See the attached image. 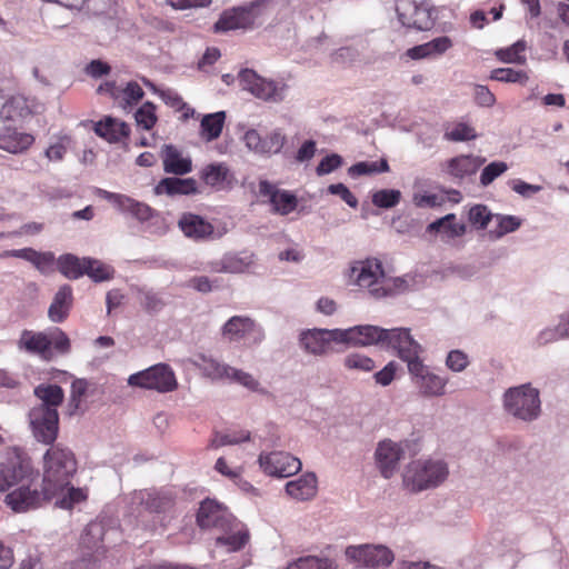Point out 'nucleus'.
Returning a JSON list of instances; mask_svg holds the SVG:
<instances>
[{
  "instance_id": "37998d69",
  "label": "nucleus",
  "mask_w": 569,
  "mask_h": 569,
  "mask_svg": "<svg viewBox=\"0 0 569 569\" xmlns=\"http://www.w3.org/2000/svg\"><path fill=\"white\" fill-rule=\"evenodd\" d=\"M527 50V43L525 40H518L508 48L499 49L496 51V57L503 63H518L525 64L527 58L525 51Z\"/></svg>"
},
{
  "instance_id": "a878e982",
  "label": "nucleus",
  "mask_w": 569,
  "mask_h": 569,
  "mask_svg": "<svg viewBox=\"0 0 569 569\" xmlns=\"http://www.w3.org/2000/svg\"><path fill=\"white\" fill-rule=\"evenodd\" d=\"M452 47V39L448 36H441L408 49L407 56L412 60L438 58Z\"/></svg>"
},
{
  "instance_id": "e2e57ef3",
  "label": "nucleus",
  "mask_w": 569,
  "mask_h": 569,
  "mask_svg": "<svg viewBox=\"0 0 569 569\" xmlns=\"http://www.w3.org/2000/svg\"><path fill=\"white\" fill-rule=\"evenodd\" d=\"M469 363L470 361L467 353L458 349L451 350L446 358L447 368L453 372L463 371L469 366Z\"/></svg>"
},
{
  "instance_id": "4d7b16f0",
  "label": "nucleus",
  "mask_w": 569,
  "mask_h": 569,
  "mask_svg": "<svg viewBox=\"0 0 569 569\" xmlns=\"http://www.w3.org/2000/svg\"><path fill=\"white\" fill-rule=\"evenodd\" d=\"M508 170V164L503 161H493L487 164L481 173H480V184L482 187H488L498 177L503 174Z\"/></svg>"
},
{
  "instance_id": "864d4df0",
  "label": "nucleus",
  "mask_w": 569,
  "mask_h": 569,
  "mask_svg": "<svg viewBox=\"0 0 569 569\" xmlns=\"http://www.w3.org/2000/svg\"><path fill=\"white\" fill-rule=\"evenodd\" d=\"M401 199V192L395 189L378 190L372 194V203L378 208H393Z\"/></svg>"
},
{
  "instance_id": "c756f323",
  "label": "nucleus",
  "mask_w": 569,
  "mask_h": 569,
  "mask_svg": "<svg viewBox=\"0 0 569 569\" xmlns=\"http://www.w3.org/2000/svg\"><path fill=\"white\" fill-rule=\"evenodd\" d=\"M73 292L69 284H64L56 292L48 310V317L52 322H63L72 308Z\"/></svg>"
},
{
  "instance_id": "bb28decb",
  "label": "nucleus",
  "mask_w": 569,
  "mask_h": 569,
  "mask_svg": "<svg viewBox=\"0 0 569 569\" xmlns=\"http://www.w3.org/2000/svg\"><path fill=\"white\" fill-rule=\"evenodd\" d=\"M93 129L97 136L103 138L110 143L121 142L130 134V127L128 123L109 116L96 122Z\"/></svg>"
},
{
  "instance_id": "5701e85b",
  "label": "nucleus",
  "mask_w": 569,
  "mask_h": 569,
  "mask_svg": "<svg viewBox=\"0 0 569 569\" xmlns=\"http://www.w3.org/2000/svg\"><path fill=\"white\" fill-rule=\"evenodd\" d=\"M486 162L482 157L460 154L447 161L446 172L455 180L461 181L473 176Z\"/></svg>"
},
{
  "instance_id": "79ce46f5",
  "label": "nucleus",
  "mask_w": 569,
  "mask_h": 569,
  "mask_svg": "<svg viewBox=\"0 0 569 569\" xmlns=\"http://www.w3.org/2000/svg\"><path fill=\"white\" fill-rule=\"evenodd\" d=\"M226 273H242L254 262L253 254L249 252L228 253L223 256Z\"/></svg>"
},
{
  "instance_id": "69168bd1",
  "label": "nucleus",
  "mask_w": 569,
  "mask_h": 569,
  "mask_svg": "<svg viewBox=\"0 0 569 569\" xmlns=\"http://www.w3.org/2000/svg\"><path fill=\"white\" fill-rule=\"evenodd\" d=\"M250 439V432L241 430L239 432L216 435L212 446L218 448L227 445H236Z\"/></svg>"
},
{
  "instance_id": "c85d7f7f",
  "label": "nucleus",
  "mask_w": 569,
  "mask_h": 569,
  "mask_svg": "<svg viewBox=\"0 0 569 569\" xmlns=\"http://www.w3.org/2000/svg\"><path fill=\"white\" fill-rule=\"evenodd\" d=\"M198 192V184L193 178L168 177L161 179L154 187L156 194L189 196Z\"/></svg>"
},
{
  "instance_id": "aec40b11",
  "label": "nucleus",
  "mask_w": 569,
  "mask_h": 569,
  "mask_svg": "<svg viewBox=\"0 0 569 569\" xmlns=\"http://www.w3.org/2000/svg\"><path fill=\"white\" fill-rule=\"evenodd\" d=\"M259 192L262 197H267L272 207V212L287 216L296 210L298 199L295 194L287 190H280L269 181H260Z\"/></svg>"
},
{
  "instance_id": "4468645a",
  "label": "nucleus",
  "mask_w": 569,
  "mask_h": 569,
  "mask_svg": "<svg viewBox=\"0 0 569 569\" xmlns=\"http://www.w3.org/2000/svg\"><path fill=\"white\" fill-rule=\"evenodd\" d=\"M346 556L359 567L385 568L393 561V553L385 546H350L346 549Z\"/></svg>"
},
{
  "instance_id": "9d476101",
  "label": "nucleus",
  "mask_w": 569,
  "mask_h": 569,
  "mask_svg": "<svg viewBox=\"0 0 569 569\" xmlns=\"http://www.w3.org/2000/svg\"><path fill=\"white\" fill-rule=\"evenodd\" d=\"M239 81L243 90L249 91L256 98L279 102L283 100L287 86L273 80L260 77L251 69H244L239 73Z\"/></svg>"
},
{
  "instance_id": "13d9d810",
  "label": "nucleus",
  "mask_w": 569,
  "mask_h": 569,
  "mask_svg": "<svg viewBox=\"0 0 569 569\" xmlns=\"http://www.w3.org/2000/svg\"><path fill=\"white\" fill-rule=\"evenodd\" d=\"M468 217L472 226L483 230L488 227V223L493 219L495 214H492L486 206L476 204L470 208Z\"/></svg>"
},
{
  "instance_id": "2f4dec72",
  "label": "nucleus",
  "mask_w": 569,
  "mask_h": 569,
  "mask_svg": "<svg viewBox=\"0 0 569 569\" xmlns=\"http://www.w3.org/2000/svg\"><path fill=\"white\" fill-rule=\"evenodd\" d=\"M286 492L296 500L312 499L317 493V477L315 473H306L286 485Z\"/></svg>"
},
{
  "instance_id": "49530a36",
  "label": "nucleus",
  "mask_w": 569,
  "mask_h": 569,
  "mask_svg": "<svg viewBox=\"0 0 569 569\" xmlns=\"http://www.w3.org/2000/svg\"><path fill=\"white\" fill-rule=\"evenodd\" d=\"M490 79L507 83L526 84L527 81L529 80V74L525 70H515L512 68H497L491 71Z\"/></svg>"
},
{
  "instance_id": "423d86ee",
  "label": "nucleus",
  "mask_w": 569,
  "mask_h": 569,
  "mask_svg": "<svg viewBox=\"0 0 569 569\" xmlns=\"http://www.w3.org/2000/svg\"><path fill=\"white\" fill-rule=\"evenodd\" d=\"M57 495L53 489L41 482L40 489L30 480L7 493L6 505L14 512H28L49 503Z\"/></svg>"
},
{
  "instance_id": "9b49d317",
  "label": "nucleus",
  "mask_w": 569,
  "mask_h": 569,
  "mask_svg": "<svg viewBox=\"0 0 569 569\" xmlns=\"http://www.w3.org/2000/svg\"><path fill=\"white\" fill-rule=\"evenodd\" d=\"M30 425L34 438L44 445H56L59 432V415L57 409L48 406L33 407L29 412Z\"/></svg>"
},
{
  "instance_id": "a19ab883",
  "label": "nucleus",
  "mask_w": 569,
  "mask_h": 569,
  "mask_svg": "<svg viewBox=\"0 0 569 569\" xmlns=\"http://www.w3.org/2000/svg\"><path fill=\"white\" fill-rule=\"evenodd\" d=\"M34 395L42 401L40 406H48L54 409L64 399V392L58 385H40L34 389Z\"/></svg>"
},
{
  "instance_id": "f257e3e1",
  "label": "nucleus",
  "mask_w": 569,
  "mask_h": 569,
  "mask_svg": "<svg viewBox=\"0 0 569 569\" xmlns=\"http://www.w3.org/2000/svg\"><path fill=\"white\" fill-rule=\"evenodd\" d=\"M77 471L74 453L61 443L52 445L43 455V478L49 488L58 496L69 485Z\"/></svg>"
},
{
  "instance_id": "393cba45",
  "label": "nucleus",
  "mask_w": 569,
  "mask_h": 569,
  "mask_svg": "<svg viewBox=\"0 0 569 569\" xmlns=\"http://www.w3.org/2000/svg\"><path fill=\"white\" fill-rule=\"evenodd\" d=\"M413 378L415 385L418 387L421 395L427 397H438L445 393L448 379L428 371L421 362V370L410 372Z\"/></svg>"
},
{
  "instance_id": "dca6fc26",
  "label": "nucleus",
  "mask_w": 569,
  "mask_h": 569,
  "mask_svg": "<svg viewBox=\"0 0 569 569\" xmlns=\"http://www.w3.org/2000/svg\"><path fill=\"white\" fill-rule=\"evenodd\" d=\"M390 330L377 326H356L346 330L340 329L336 332L341 337V342L353 346L380 345L385 347L386 340L390 336Z\"/></svg>"
},
{
  "instance_id": "20e7f679",
  "label": "nucleus",
  "mask_w": 569,
  "mask_h": 569,
  "mask_svg": "<svg viewBox=\"0 0 569 569\" xmlns=\"http://www.w3.org/2000/svg\"><path fill=\"white\" fill-rule=\"evenodd\" d=\"M448 473V467L441 460H416L406 468L403 485L410 491L418 492L439 486Z\"/></svg>"
},
{
  "instance_id": "bf43d9fd",
  "label": "nucleus",
  "mask_w": 569,
  "mask_h": 569,
  "mask_svg": "<svg viewBox=\"0 0 569 569\" xmlns=\"http://www.w3.org/2000/svg\"><path fill=\"white\" fill-rule=\"evenodd\" d=\"M286 141L287 138L280 129L273 130L262 137L263 150H261V153H278L283 148Z\"/></svg>"
},
{
  "instance_id": "0e129e2a",
  "label": "nucleus",
  "mask_w": 569,
  "mask_h": 569,
  "mask_svg": "<svg viewBox=\"0 0 569 569\" xmlns=\"http://www.w3.org/2000/svg\"><path fill=\"white\" fill-rule=\"evenodd\" d=\"M250 439V432L241 430L239 432L216 435L212 446L218 448L227 445H236Z\"/></svg>"
},
{
  "instance_id": "72a5a7b5",
  "label": "nucleus",
  "mask_w": 569,
  "mask_h": 569,
  "mask_svg": "<svg viewBox=\"0 0 569 569\" xmlns=\"http://www.w3.org/2000/svg\"><path fill=\"white\" fill-rule=\"evenodd\" d=\"M140 503L150 512H167L173 507V497L166 491L149 490L140 493Z\"/></svg>"
},
{
  "instance_id": "4c0bfd02",
  "label": "nucleus",
  "mask_w": 569,
  "mask_h": 569,
  "mask_svg": "<svg viewBox=\"0 0 569 569\" xmlns=\"http://www.w3.org/2000/svg\"><path fill=\"white\" fill-rule=\"evenodd\" d=\"M31 113L27 101L22 97H12L7 100L0 110V116L10 121L24 119Z\"/></svg>"
},
{
  "instance_id": "e433bc0d",
  "label": "nucleus",
  "mask_w": 569,
  "mask_h": 569,
  "mask_svg": "<svg viewBox=\"0 0 569 569\" xmlns=\"http://www.w3.org/2000/svg\"><path fill=\"white\" fill-rule=\"evenodd\" d=\"M427 230L429 232L443 231L449 238H458L465 234L466 226L457 222L456 214L449 213L433 222H431Z\"/></svg>"
},
{
  "instance_id": "a211bd4d",
  "label": "nucleus",
  "mask_w": 569,
  "mask_h": 569,
  "mask_svg": "<svg viewBox=\"0 0 569 569\" xmlns=\"http://www.w3.org/2000/svg\"><path fill=\"white\" fill-rule=\"evenodd\" d=\"M222 336L229 341H239L247 337H252L254 343H259L263 339V332L256 322L243 316L231 317L221 329Z\"/></svg>"
},
{
  "instance_id": "f03ea898",
  "label": "nucleus",
  "mask_w": 569,
  "mask_h": 569,
  "mask_svg": "<svg viewBox=\"0 0 569 569\" xmlns=\"http://www.w3.org/2000/svg\"><path fill=\"white\" fill-rule=\"evenodd\" d=\"M350 277L360 288L368 289L375 298H382L391 295L393 290L402 289L403 279H390L385 274L382 264L378 260H366L358 262L351 268Z\"/></svg>"
},
{
  "instance_id": "338daca9",
  "label": "nucleus",
  "mask_w": 569,
  "mask_h": 569,
  "mask_svg": "<svg viewBox=\"0 0 569 569\" xmlns=\"http://www.w3.org/2000/svg\"><path fill=\"white\" fill-rule=\"evenodd\" d=\"M228 381L237 382L252 391H257L259 388L258 380H256L250 373L236 369L233 367L232 370L230 371V377L228 378Z\"/></svg>"
},
{
  "instance_id": "0eeeda50",
  "label": "nucleus",
  "mask_w": 569,
  "mask_h": 569,
  "mask_svg": "<svg viewBox=\"0 0 569 569\" xmlns=\"http://www.w3.org/2000/svg\"><path fill=\"white\" fill-rule=\"evenodd\" d=\"M396 11L402 26L427 31L433 28L437 10L429 0H396Z\"/></svg>"
},
{
  "instance_id": "680f3d73",
  "label": "nucleus",
  "mask_w": 569,
  "mask_h": 569,
  "mask_svg": "<svg viewBox=\"0 0 569 569\" xmlns=\"http://www.w3.org/2000/svg\"><path fill=\"white\" fill-rule=\"evenodd\" d=\"M412 201L418 208H437L446 203V197L437 193H415Z\"/></svg>"
},
{
  "instance_id": "39448f33",
  "label": "nucleus",
  "mask_w": 569,
  "mask_h": 569,
  "mask_svg": "<svg viewBox=\"0 0 569 569\" xmlns=\"http://www.w3.org/2000/svg\"><path fill=\"white\" fill-rule=\"evenodd\" d=\"M33 476L34 469L28 455L20 448H8L4 460L0 462V492L31 480Z\"/></svg>"
},
{
  "instance_id": "412c9836",
  "label": "nucleus",
  "mask_w": 569,
  "mask_h": 569,
  "mask_svg": "<svg viewBox=\"0 0 569 569\" xmlns=\"http://www.w3.org/2000/svg\"><path fill=\"white\" fill-rule=\"evenodd\" d=\"M100 197L111 202L121 212L130 213L139 221H148L153 216V210L146 203L139 202L126 194L99 190Z\"/></svg>"
},
{
  "instance_id": "f3484780",
  "label": "nucleus",
  "mask_w": 569,
  "mask_h": 569,
  "mask_svg": "<svg viewBox=\"0 0 569 569\" xmlns=\"http://www.w3.org/2000/svg\"><path fill=\"white\" fill-rule=\"evenodd\" d=\"M340 329H311L300 335L301 347L309 353L320 356L332 350L333 342H341V337L336 335Z\"/></svg>"
},
{
  "instance_id": "7ed1b4c3",
  "label": "nucleus",
  "mask_w": 569,
  "mask_h": 569,
  "mask_svg": "<svg viewBox=\"0 0 569 569\" xmlns=\"http://www.w3.org/2000/svg\"><path fill=\"white\" fill-rule=\"evenodd\" d=\"M17 346L20 350L38 355L46 361L53 358L52 348L61 355L68 353L71 349L70 339L60 328H54L49 335L24 329L17 341Z\"/></svg>"
},
{
  "instance_id": "de8ad7c7",
  "label": "nucleus",
  "mask_w": 569,
  "mask_h": 569,
  "mask_svg": "<svg viewBox=\"0 0 569 569\" xmlns=\"http://www.w3.org/2000/svg\"><path fill=\"white\" fill-rule=\"evenodd\" d=\"M286 569H337V565L329 558L307 556L289 563Z\"/></svg>"
},
{
  "instance_id": "a18cd8bd",
  "label": "nucleus",
  "mask_w": 569,
  "mask_h": 569,
  "mask_svg": "<svg viewBox=\"0 0 569 569\" xmlns=\"http://www.w3.org/2000/svg\"><path fill=\"white\" fill-rule=\"evenodd\" d=\"M216 471H218L220 475L229 478L231 481H233L236 485H238L242 490L249 491L252 486L242 479V467L237 468H230L223 457H220L217 459L214 465Z\"/></svg>"
},
{
  "instance_id": "09e8293b",
  "label": "nucleus",
  "mask_w": 569,
  "mask_h": 569,
  "mask_svg": "<svg viewBox=\"0 0 569 569\" xmlns=\"http://www.w3.org/2000/svg\"><path fill=\"white\" fill-rule=\"evenodd\" d=\"M134 120L137 127L143 130H151L158 121V117L156 114V106L150 101L144 102L134 112Z\"/></svg>"
},
{
  "instance_id": "603ef678",
  "label": "nucleus",
  "mask_w": 569,
  "mask_h": 569,
  "mask_svg": "<svg viewBox=\"0 0 569 569\" xmlns=\"http://www.w3.org/2000/svg\"><path fill=\"white\" fill-rule=\"evenodd\" d=\"M389 171V164L386 159H381L380 161H361L357 162L349 168V173L351 176H363V174H372Z\"/></svg>"
},
{
  "instance_id": "473e14b6",
  "label": "nucleus",
  "mask_w": 569,
  "mask_h": 569,
  "mask_svg": "<svg viewBox=\"0 0 569 569\" xmlns=\"http://www.w3.org/2000/svg\"><path fill=\"white\" fill-rule=\"evenodd\" d=\"M34 137L30 133L19 132L14 129L7 128L0 134V149L11 153H19L32 146Z\"/></svg>"
},
{
  "instance_id": "f704fd0d",
  "label": "nucleus",
  "mask_w": 569,
  "mask_h": 569,
  "mask_svg": "<svg viewBox=\"0 0 569 569\" xmlns=\"http://www.w3.org/2000/svg\"><path fill=\"white\" fill-rule=\"evenodd\" d=\"M86 258H79L72 253H64L57 260V267L61 274L66 278L76 280L84 276L86 270Z\"/></svg>"
},
{
  "instance_id": "f8f14e48",
  "label": "nucleus",
  "mask_w": 569,
  "mask_h": 569,
  "mask_svg": "<svg viewBox=\"0 0 569 569\" xmlns=\"http://www.w3.org/2000/svg\"><path fill=\"white\" fill-rule=\"evenodd\" d=\"M262 6L263 2L256 1L251 2L249 6L223 11L219 20L213 26L214 31L226 32L237 29L252 28L257 19L262 14Z\"/></svg>"
},
{
  "instance_id": "7c9ffc66",
  "label": "nucleus",
  "mask_w": 569,
  "mask_h": 569,
  "mask_svg": "<svg viewBox=\"0 0 569 569\" xmlns=\"http://www.w3.org/2000/svg\"><path fill=\"white\" fill-rule=\"evenodd\" d=\"M161 156L164 172L176 176H183L191 172V159L183 157L174 146L164 144L162 147Z\"/></svg>"
},
{
  "instance_id": "2eb2a0df",
  "label": "nucleus",
  "mask_w": 569,
  "mask_h": 569,
  "mask_svg": "<svg viewBox=\"0 0 569 569\" xmlns=\"http://www.w3.org/2000/svg\"><path fill=\"white\" fill-rule=\"evenodd\" d=\"M259 465L266 475L279 478L290 477L301 469V462L298 458L282 451L261 453Z\"/></svg>"
},
{
  "instance_id": "5fc2aeb1",
  "label": "nucleus",
  "mask_w": 569,
  "mask_h": 569,
  "mask_svg": "<svg viewBox=\"0 0 569 569\" xmlns=\"http://www.w3.org/2000/svg\"><path fill=\"white\" fill-rule=\"evenodd\" d=\"M493 219L497 221V228L491 230L490 233L495 238H501L509 232H513L521 224L520 219L515 216L495 214Z\"/></svg>"
},
{
  "instance_id": "58836bf2",
  "label": "nucleus",
  "mask_w": 569,
  "mask_h": 569,
  "mask_svg": "<svg viewBox=\"0 0 569 569\" xmlns=\"http://www.w3.org/2000/svg\"><path fill=\"white\" fill-rule=\"evenodd\" d=\"M229 176V169L223 163H210L206 166L201 172V180L212 188L220 189L223 187Z\"/></svg>"
},
{
  "instance_id": "3c124183",
  "label": "nucleus",
  "mask_w": 569,
  "mask_h": 569,
  "mask_svg": "<svg viewBox=\"0 0 569 569\" xmlns=\"http://www.w3.org/2000/svg\"><path fill=\"white\" fill-rule=\"evenodd\" d=\"M144 91L136 81H130L123 89H120V106L123 109L130 108L142 100Z\"/></svg>"
},
{
  "instance_id": "6ab92c4d",
  "label": "nucleus",
  "mask_w": 569,
  "mask_h": 569,
  "mask_svg": "<svg viewBox=\"0 0 569 569\" xmlns=\"http://www.w3.org/2000/svg\"><path fill=\"white\" fill-rule=\"evenodd\" d=\"M197 523L200 528L224 529L230 523V513L227 508L214 499H204L197 513Z\"/></svg>"
},
{
  "instance_id": "052dcab7",
  "label": "nucleus",
  "mask_w": 569,
  "mask_h": 569,
  "mask_svg": "<svg viewBox=\"0 0 569 569\" xmlns=\"http://www.w3.org/2000/svg\"><path fill=\"white\" fill-rule=\"evenodd\" d=\"M345 367L351 370H360L365 372L372 371L376 368L375 361L360 353H350L343 360Z\"/></svg>"
},
{
  "instance_id": "774afa93",
  "label": "nucleus",
  "mask_w": 569,
  "mask_h": 569,
  "mask_svg": "<svg viewBox=\"0 0 569 569\" xmlns=\"http://www.w3.org/2000/svg\"><path fill=\"white\" fill-rule=\"evenodd\" d=\"M89 383L86 379H76L71 383L70 406L76 410L80 407L82 398L87 393Z\"/></svg>"
},
{
  "instance_id": "8fccbe9b",
  "label": "nucleus",
  "mask_w": 569,
  "mask_h": 569,
  "mask_svg": "<svg viewBox=\"0 0 569 569\" xmlns=\"http://www.w3.org/2000/svg\"><path fill=\"white\" fill-rule=\"evenodd\" d=\"M248 541V531L238 530L227 536L217 537L216 545L226 547L228 552H234L241 550Z\"/></svg>"
},
{
  "instance_id": "1a4fd4ad",
  "label": "nucleus",
  "mask_w": 569,
  "mask_h": 569,
  "mask_svg": "<svg viewBox=\"0 0 569 569\" xmlns=\"http://www.w3.org/2000/svg\"><path fill=\"white\" fill-rule=\"evenodd\" d=\"M505 407L519 419H536L540 413L539 391L527 385L510 388L505 395Z\"/></svg>"
},
{
  "instance_id": "4be33fe9",
  "label": "nucleus",
  "mask_w": 569,
  "mask_h": 569,
  "mask_svg": "<svg viewBox=\"0 0 569 569\" xmlns=\"http://www.w3.org/2000/svg\"><path fill=\"white\" fill-rule=\"evenodd\" d=\"M178 227L187 238L194 241L207 240L211 238L214 232V227L211 222L191 212H183L181 214Z\"/></svg>"
},
{
  "instance_id": "ddd939ff",
  "label": "nucleus",
  "mask_w": 569,
  "mask_h": 569,
  "mask_svg": "<svg viewBox=\"0 0 569 569\" xmlns=\"http://www.w3.org/2000/svg\"><path fill=\"white\" fill-rule=\"evenodd\" d=\"M389 333L390 336L386 340L385 347L397 350L399 358L407 362L409 372L421 370L420 346L412 339L409 330L397 328L391 329Z\"/></svg>"
},
{
  "instance_id": "b1692460",
  "label": "nucleus",
  "mask_w": 569,
  "mask_h": 569,
  "mask_svg": "<svg viewBox=\"0 0 569 569\" xmlns=\"http://www.w3.org/2000/svg\"><path fill=\"white\" fill-rule=\"evenodd\" d=\"M402 453V449L396 442L385 440L379 443L376 451V459L381 475L385 478L388 479L395 473Z\"/></svg>"
},
{
  "instance_id": "6e6d98bb",
  "label": "nucleus",
  "mask_w": 569,
  "mask_h": 569,
  "mask_svg": "<svg viewBox=\"0 0 569 569\" xmlns=\"http://www.w3.org/2000/svg\"><path fill=\"white\" fill-rule=\"evenodd\" d=\"M71 143L69 136H61L51 143L44 151L46 158L51 162H60L64 159L68 148Z\"/></svg>"
},
{
  "instance_id": "ea45409f",
  "label": "nucleus",
  "mask_w": 569,
  "mask_h": 569,
  "mask_svg": "<svg viewBox=\"0 0 569 569\" xmlns=\"http://www.w3.org/2000/svg\"><path fill=\"white\" fill-rule=\"evenodd\" d=\"M86 262L87 271L84 274L88 276L92 281L103 282L113 279L114 269L112 266L90 257L86 258Z\"/></svg>"
},
{
  "instance_id": "cd10ccee",
  "label": "nucleus",
  "mask_w": 569,
  "mask_h": 569,
  "mask_svg": "<svg viewBox=\"0 0 569 569\" xmlns=\"http://www.w3.org/2000/svg\"><path fill=\"white\" fill-rule=\"evenodd\" d=\"M190 361L203 377L211 380H228L232 370L231 366L204 353H197Z\"/></svg>"
},
{
  "instance_id": "c03bdc74",
  "label": "nucleus",
  "mask_w": 569,
  "mask_h": 569,
  "mask_svg": "<svg viewBox=\"0 0 569 569\" xmlns=\"http://www.w3.org/2000/svg\"><path fill=\"white\" fill-rule=\"evenodd\" d=\"M443 137L448 141H469L477 138V132L475 128L468 123L456 122L447 126Z\"/></svg>"
},
{
  "instance_id": "c9c22d12",
  "label": "nucleus",
  "mask_w": 569,
  "mask_h": 569,
  "mask_svg": "<svg viewBox=\"0 0 569 569\" xmlns=\"http://www.w3.org/2000/svg\"><path fill=\"white\" fill-rule=\"evenodd\" d=\"M226 120L223 111L206 114L200 123V134L206 141H212L220 137Z\"/></svg>"
},
{
  "instance_id": "6e6552de",
  "label": "nucleus",
  "mask_w": 569,
  "mask_h": 569,
  "mask_svg": "<svg viewBox=\"0 0 569 569\" xmlns=\"http://www.w3.org/2000/svg\"><path fill=\"white\" fill-rule=\"evenodd\" d=\"M128 385L160 393L172 392L178 388V381L172 368L167 363H157L144 370L130 375Z\"/></svg>"
}]
</instances>
